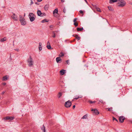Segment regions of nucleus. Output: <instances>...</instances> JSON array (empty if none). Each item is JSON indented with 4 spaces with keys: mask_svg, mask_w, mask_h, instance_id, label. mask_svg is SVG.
<instances>
[{
    "mask_svg": "<svg viewBox=\"0 0 132 132\" xmlns=\"http://www.w3.org/2000/svg\"><path fill=\"white\" fill-rule=\"evenodd\" d=\"M42 44L40 42L39 43V46L38 48H39V50L40 51H41L42 50V47L41 46Z\"/></svg>",
    "mask_w": 132,
    "mask_h": 132,
    "instance_id": "nucleus-18",
    "label": "nucleus"
},
{
    "mask_svg": "<svg viewBox=\"0 0 132 132\" xmlns=\"http://www.w3.org/2000/svg\"><path fill=\"white\" fill-rule=\"evenodd\" d=\"M66 9H65V7H64L63 9V12L64 13H65V12H66Z\"/></svg>",
    "mask_w": 132,
    "mask_h": 132,
    "instance_id": "nucleus-40",
    "label": "nucleus"
},
{
    "mask_svg": "<svg viewBox=\"0 0 132 132\" xmlns=\"http://www.w3.org/2000/svg\"><path fill=\"white\" fill-rule=\"evenodd\" d=\"M88 102L90 104H92L93 103H95L96 102V101H92L90 100H89L88 101Z\"/></svg>",
    "mask_w": 132,
    "mask_h": 132,
    "instance_id": "nucleus-26",
    "label": "nucleus"
},
{
    "mask_svg": "<svg viewBox=\"0 0 132 132\" xmlns=\"http://www.w3.org/2000/svg\"><path fill=\"white\" fill-rule=\"evenodd\" d=\"M54 26L53 25H51L49 27L50 28V29L51 30H53V28Z\"/></svg>",
    "mask_w": 132,
    "mask_h": 132,
    "instance_id": "nucleus-24",
    "label": "nucleus"
},
{
    "mask_svg": "<svg viewBox=\"0 0 132 132\" xmlns=\"http://www.w3.org/2000/svg\"><path fill=\"white\" fill-rule=\"evenodd\" d=\"M30 0L31 1V3H30V5H31L32 4H33L34 3L33 2L32 0Z\"/></svg>",
    "mask_w": 132,
    "mask_h": 132,
    "instance_id": "nucleus-44",
    "label": "nucleus"
},
{
    "mask_svg": "<svg viewBox=\"0 0 132 132\" xmlns=\"http://www.w3.org/2000/svg\"><path fill=\"white\" fill-rule=\"evenodd\" d=\"M64 55V54L63 52H61L59 55V57H62Z\"/></svg>",
    "mask_w": 132,
    "mask_h": 132,
    "instance_id": "nucleus-27",
    "label": "nucleus"
},
{
    "mask_svg": "<svg viewBox=\"0 0 132 132\" xmlns=\"http://www.w3.org/2000/svg\"><path fill=\"white\" fill-rule=\"evenodd\" d=\"M56 60L57 63H60L62 61V59L60 57H58L56 58Z\"/></svg>",
    "mask_w": 132,
    "mask_h": 132,
    "instance_id": "nucleus-10",
    "label": "nucleus"
},
{
    "mask_svg": "<svg viewBox=\"0 0 132 132\" xmlns=\"http://www.w3.org/2000/svg\"><path fill=\"white\" fill-rule=\"evenodd\" d=\"M82 97L81 96H76L75 97V98H74L73 100L74 99H76L77 100L79 98H81Z\"/></svg>",
    "mask_w": 132,
    "mask_h": 132,
    "instance_id": "nucleus-22",
    "label": "nucleus"
},
{
    "mask_svg": "<svg viewBox=\"0 0 132 132\" xmlns=\"http://www.w3.org/2000/svg\"><path fill=\"white\" fill-rule=\"evenodd\" d=\"M61 2H64V0H61Z\"/></svg>",
    "mask_w": 132,
    "mask_h": 132,
    "instance_id": "nucleus-50",
    "label": "nucleus"
},
{
    "mask_svg": "<svg viewBox=\"0 0 132 132\" xmlns=\"http://www.w3.org/2000/svg\"><path fill=\"white\" fill-rule=\"evenodd\" d=\"M79 12L81 14H82L83 13V11H82V10H80L79 11Z\"/></svg>",
    "mask_w": 132,
    "mask_h": 132,
    "instance_id": "nucleus-42",
    "label": "nucleus"
},
{
    "mask_svg": "<svg viewBox=\"0 0 132 132\" xmlns=\"http://www.w3.org/2000/svg\"><path fill=\"white\" fill-rule=\"evenodd\" d=\"M75 107H76L75 105H73L72 107L73 109H74L75 108Z\"/></svg>",
    "mask_w": 132,
    "mask_h": 132,
    "instance_id": "nucleus-46",
    "label": "nucleus"
},
{
    "mask_svg": "<svg viewBox=\"0 0 132 132\" xmlns=\"http://www.w3.org/2000/svg\"><path fill=\"white\" fill-rule=\"evenodd\" d=\"M77 18H75L74 19V20H73V22H74V23L76 22V21H77Z\"/></svg>",
    "mask_w": 132,
    "mask_h": 132,
    "instance_id": "nucleus-38",
    "label": "nucleus"
},
{
    "mask_svg": "<svg viewBox=\"0 0 132 132\" xmlns=\"http://www.w3.org/2000/svg\"><path fill=\"white\" fill-rule=\"evenodd\" d=\"M20 21L22 25H25L26 24L25 19L21 15H20Z\"/></svg>",
    "mask_w": 132,
    "mask_h": 132,
    "instance_id": "nucleus-2",
    "label": "nucleus"
},
{
    "mask_svg": "<svg viewBox=\"0 0 132 132\" xmlns=\"http://www.w3.org/2000/svg\"><path fill=\"white\" fill-rule=\"evenodd\" d=\"M59 42H58V43H57V44H59Z\"/></svg>",
    "mask_w": 132,
    "mask_h": 132,
    "instance_id": "nucleus-55",
    "label": "nucleus"
},
{
    "mask_svg": "<svg viewBox=\"0 0 132 132\" xmlns=\"http://www.w3.org/2000/svg\"><path fill=\"white\" fill-rule=\"evenodd\" d=\"M37 13L38 16H41L42 13L40 10H38L37 12Z\"/></svg>",
    "mask_w": 132,
    "mask_h": 132,
    "instance_id": "nucleus-14",
    "label": "nucleus"
},
{
    "mask_svg": "<svg viewBox=\"0 0 132 132\" xmlns=\"http://www.w3.org/2000/svg\"><path fill=\"white\" fill-rule=\"evenodd\" d=\"M96 10L97 11L99 12H101V9L100 8L98 7L97 8Z\"/></svg>",
    "mask_w": 132,
    "mask_h": 132,
    "instance_id": "nucleus-33",
    "label": "nucleus"
},
{
    "mask_svg": "<svg viewBox=\"0 0 132 132\" xmlns=\"http://www.w3.org/2000/svg\"><path fill=\"white\" fill-rule=\"evenodd\" d=\"M92 5L93 6V7H94V8L96 9L98 7L96 5H94L92 4Z\"/></svg>",
    "mask_w": 132,
    "mask_h": 132,
    "instance_id": "nucleus-34",
    "label": "nucleus"
},
{
    "mask_svg": "<svg viewBox=\"0 0 132 132\" xmlns=\"http://www.w3.org/2000/svg\"><path fill=\"white\" fill-rule=\"evenodd\" d=\"M42 0H37V1L38 2H40L42 1Z\"/></svg>",
    "mask_w": 132,
    "mask_h": 132,
    "instance_id": "nucleus-48",
    "label": "nucleus"
},
{
    "mask_svg": "<svg viewBox=\"0 0 132 132\" xmlns=\"http://www.w3.org/2000/svg\"><path fill=\"white\" fill-rule=\"evenodd\" d=\"M55 32H57V31H52V33L53 34V35L52 36V37L53 38H55L56 37L55 34Z\"/></svg>",
    "mask_w": 132,
    "mask_h": 132,
    "instance_id": "nucleus-21",
    "label": "nucleus"
},
{
    "mask_svg": "<svg viewBox=\"0 0 132 132\" xmlns=\"http://www.w3.org/2000/svg\"><path fill=\"white\" fill-rule=\"evenodd\" d=\"M75 40H76V39H74L73 40V42H74L75 41Z\"/></svg>",
    "mask_w": 132,
    "mask_h": 132,
    "instance_id": "nucleus-53",
    "label": "nucleus"
},
{
    "mask_svg": "<svg viewBox=\"0 0 132 132\" xmlns=\"http://www.w3.org/2000/svg\"><path fill=\"white\" fill-rule=\"evenodd\" d=\"M72 36L75 37L78 41L79 40L80 38V37L77 34H76L75 35H73Z\"/></svg>",
    "mask_w": 132,
    "mask_h": 132,
    "instance_id": "nucleus-11",
    "label": "nucleus"
},
{
    "mask_svg": "<svg viewBox=\"0 0 132 132\" xmlns=\"http://www.w3.org/2000/svg\"><path fill=\"white\" fill-rule=\"evenodd\" d=\"M99 102H100L101 103H103V100H99Z\"/></svg>",
    "mask_w": 132,
    "mask_h": 132,
    "instance_id": "nucleus-41",
    "label": "nucleus"
},
{
    "mask_svg": "<svg viewBox=\"0 0 132 132\" xmlns=\"http://www.w3.org/2000/svg\"><path fill=\"white\" fill-rule=\"evenodd\" d=\"M35 15L32 13H29V18L31 22H32L35 19Z\"/></svg>",
    "mask_w": 132,
    "mask_h": 132,
    "instance_id": "nucleus-4",
    "label": "nucleus"
},
{
    "mask_svg": "<svg viewBox=\"0 0 132 132\" xmlns=\"http://www.w3.org/2000/svg\"><path fill=\"white\" fill-rule=\"evenodd\" d=\"M86 2L87 4H88V2L86 0H84Z\"/></svg>",
    "mask_w": 132,
    "mask_h": 132,
    "instance_id": "nucleus-52",
    "label": "nucleus"
},
{
    "mask_svg": "<svg viewBox=\"0 0 132 132\" xmlns=\"http://www.w3.org/2000/svg\"><path fill=\"white\" fill-rule=\"evenodd\" d=\"M5 93V92H4V91H3V92L2 93V95H3V94H4V93Z\"/></svg>",
    "mask_w": 132,
    "mask_h": 132,
    "instance_id": "nucleus-47",
    "label": "nucleus"
},
{
    "mask_svg": "<svg viewBox=\"0 0 132 132\" xmlns=\"http://www.w3.org/2000/svg\"><path fill=\"white\" fill-rule=\"evenodd\" d=\"M3 85H6V83H3Z\"/></svg>",
    "mask_w": 132,
    "mask_h": 132,
    "instance_id": "nucleus-49",
    "label": "nucleus"
},
{
    "mask_svg": "<svg viewBox=\"0 0 132 132\" xmlns=\"http://www.w3.org/2000/svg\"><path fill=\"white\" fill-rule=\"evenodd\" d=\"M58 10L57 8L56 9L54 10V11L53 13L54 15H55V14H58Z\"/></svg>",
    "mask_w": 132,
    "mask_h": 132,
    "instance_id": "nucleus-13",
    "label": "nucleus"
},
{
    "mask_svg": "<svg viewBox=\"0 0 132 132\" xmlns=\"http://www.w3.org/2000/svg\"><path fill=\"white\" fill-rule=\"evenodd\" d=\"M58 14H55V15H54V16L55 17H57L58 16Z\"/></svg>",
    "mask_w": 132,
    "mask_h": 132,
    "instance_id": "nucleus-43",
    "label": "nucleus"
},
{
    "mask_svg": "<svg viewBox=\"0 0 132 132\" xmlns=\"http://www.w3.org/2000/svg\"><path fill=\"white\" fill-rule=\"evenodd\" d=\"M66 62L67 63V64H70V63L69 62V60H67L66 61Z\"/></svg>",
    "mask_w": 132,
    "mask_h": 132,
    "instance_id": "nucleus-39",
    "label": "nucleus"
},
{
    "mask_svg": "<svg viewBox=\"0 0 132 132\" xmlns=\"http://www.w3.org/2000/svg\"><path fill=\"white\" fill-rule=\"evenodd\" d=\"M7 79L6 76H4L3 77V80H7Z\"/></svg>",
    "mask_w": 132,
    "mask_h": 132,
    "instance_id": "nucleus-28",
    "label": "nucleus"
},
{
    "mask_svg": "<svg viewBox=\"0 0 132 132\" xmlns=\"http://www.w3.org/2000/svg\"><path fill=\"white\" fill-rule=\"evenodd\" d=\"M6 40V37H5L1 39L0 40V41L1 42H3L5 41Z\"/></svg>",
    "mask_w": 132,
    "mask_h": 132,
    "instance_id": "nucleus-20",
    "label": "nucleus"
},
{
    "mask_svg": "<svg viewBox=\"0 0 132 132\" xmlns=\"http://www.w3.org/2000/svg\"><path fill=\"white\" fill-rule=\"evenodd\" d=\"M41 129L43 131V132H46L45 130V127L44 125H43V127H42Z\"/></svg>",
    "mask_w": 132,
    "mask_h": 132,
    "instance_id": "nucleus-19",
    "label": "nucleus"
},
{
    "mask_svg": "<svg viewBox=\"0 0 132 132\" xmlns=\"http://www.w3.org/2000/svg\"><path fill=\"white\" fill-rule=\"evenodd\" d=\"M12 17L14 20H17L18 19L17 16L14 13L12 15Z\"/></svg>",
    "mask_w": 132,
    "mask_h": 132,
    "instance_id": "nucleus-8",
    "label": "nucleus"
},
{
    "mask_svg": "<svg viewBox=\"0 0 132 132\" xmlns=\"http://www.w3.org/2000/svg\"><path fill=\"white\" fill-rule=\"evenodd\" d=\"M46 47L48 49H53L52 48H51V47L50 44V45H47Z\"/></svg>",
    "mask_w": 132,
    "mask_h": 132,
    "instance_id": "nucleus-25",
    "label": "nucleus"
},
{
    "mask_svg": "<svg viewBox=\"0 0 132 132\" xmlns=\"http://www.w3.org/2000/svg\"><path fill=\"white\" fill-rule=\"evenodd\" d=\"M91 111H94V112L96 114H98L99 113V112L96 109H92Z\"/></svg>",
    "mask_w": 132,
    "mask_h": 132,
    "instance_id": "nucleus-9",
    "label": "nucleus"
},
{
    "mask_svg": "<svg viewBox=\"0 0 132 132\" xmlns=\"http://www.w3.org/2000/svg\"><path fill=\"white\" fill-rule=\"evenodd\" d=\"M83 27H82L81 28L80 27H78L77 28V30L78 31H81L83 30Z\"/></svg>",
    "mask_w": 132,
    "mask_h": 132,
    "instance_id": "nucleus-16",
    "label": "nucleus"
},
{
    "mask_svg": "<svg viewBox=\"0 0 132 132\" xmlns=\"http://www.w3.org/2000/svg\"><path fill=\"white\" fill-rule=\"evenodd\" d=\"M65 70H64L63 69H62L60 71V74L62 75H64L65 73Z\"/></svg>",
    "mask_w": 132,
    "mask_h": 132,
    "instance_id": "nucleus-12",
    "label": "nucleus"
},
{
    "mask_svg": "<svg viewBox=\"0 0 132 132\" xmlns=\"http://www.w3.org/2000/svg\"><path fill=\"white\" fill-rule=\"evenodd\" d=\"M71 104L72 103L69 100L65 102L64 106L68 108L70 107Z\"/></svg>",
    "mask_w": 132,
    "mask_h": 132,
    "instance_id": "nucleus-5",
    "label": "nucleus"
},
{
    "mask_svg": "<svg viewBox=\"0 0 132 132\" xmlns=\"http://www.w3.org/2000/svg\"><path fill=\"white\" fill-rule=\"evenodd\" d=\"M125 119V117L122 116H121L119 118V122L121 123H122Z\"/></svg>",
    "mask_w": 132,
    "mask_h": 132,
    "instance_id": "nucleus-7",
    "label": "nucleus"
},
{
    "mask_svg": "<svg viewBox=\"0 0 132 132\" xmlns=\"http://www.w3.org/2000/svg\"><path fill=\"white\" fill-rule=\"evenodd\" d=\"M85 67L86 68H88V66L87 65H85Z\"/></svg>",
    "mask_w": 132,
    "mask_h": 132,
    "instance_id": "nucleus-51",
    "label": "nucleus"
},
{
    "mask_svg": "<svg viewBox=\"0 0 132 132\" xmlns=\"http://www.w3.org/2000/svg\"><path fill=\"white\" fill-rule=\"evenodd\" d=\"M62 94L61 92H59L57 94V97L58 98H60L62 96Z\"/></svg>",
    "mask_w": 132,
    "mask_h": 132,
    "instance_id": "nucleus-23",
    "label": "nucleus"
},
{
    "mask_svg": "<svg viewBox=\"0 0 132 132\" xmlns=\"http://www.w3.org/2000/svg\"><path fill=\"white\" fill-rule=\"evenodd\" d=\"M50 42H49V41H48V42H47V45H50Z\"/></svg>",
    "mask_w": 132,
    "mask_h": 132,
    "instance_id": "nucleus-45",
    "label": "nucleus"
},
{
    "mask_svg": "<svg viewBox=\"0 0 132 132\" xmlns=\"http://www.w3.org/2000/svg\"><path fill=\"white\" fill-rule=\"evenodd\" d=\"M118 0H110L109 1V3L111 4L113 3L116 2L118 1Z\"/></svg>",
    "mask_w": 132,
    "mask_h": 132,
    "instance_id": "nucleus-17",
    "label": "nucleus"
},
{
    "mask_svg": "<svg viewBox=\"0 0 132 132\" xmlns=\"http://www.w3.org/2000/svg\"><path fill=\"white\" fill-rule=\"evenodd\" d=\"M87 118V114L83 116L81 118V119H86Z\"/></svg>",
    "mask_w": 132,
    "mask_h": 132,
    "instance_id": "nucleus-29",
    "label": "nucleus"
},
{
    "mask_svg": "<svg viewBox=\"0 0 132 132\" xmlns=\"http://www.w3.org/2000/svg\"><path fill=\"white\" fill-rule=\"evenodd\" d=\"M27 61L28 63V65L29 67H31L34 64V61L31 56H30L29 58L27 59Z\"/></svg>",
    "mask_w": 132,
    "mask_h": 132,
    "instance_id": "nucleus-1",
    "label": "nucleus"
},
{
    "mask_svg": "<svg viewBox=\"0 0 132 132\" xmlns=\"http://www.w3.org/2000/svg\"><path fill=\"white\" fill-rule=\"evenodd\" d=\"M73 24L76 27L78 25V23L76 22L74 23Z\"/></svg>",
    "mask_w": 132,
    "mask_h": 132,
    "instance_id": "nucleus-32",
    "label": "nucleus"
},
{
    "mask_svg": "<svg viewBox=\"0 0 132 132\" xmlns=\"http://www.w3.org/2000/svg\"><path fill=\"white\" fill-rule=\"evenodd\" d=\"M46 15V14L45 13H42L41 17L43 16H45Z\"/></svg>",
    "mask_w": 132,
    "mask_h": 132,
    "instance_id": "nucleus-36",
    "label": "nucleus"
},
{
    "mask_svg": "<svg viewBox=\"0 0 132 132\" xmlns=\"http://www.w3.org/2000/svg\"><path fill=\"white\" fill-rule=\"evenodd\" d=\"M112 109H113L112 107H111L109 108H106V109H108V111H111L112 110Z\"/></svg>",
    "mask_w": 132,
    "mask_h": 132,
    "instance_id": "nucleus-31",
    "label": "nucleus"
},
{
    "mask_svg": "<svg viewBox=\"0 0 132 132\" xmlns=\"http://www.w3.org/2000/svg\"><path fill=\"white\" fill-rule=\"evenodd\" d=\"M120 3H118L119 4L118 5L119 7H122L125 5L126 4V2L124 0H118Z\"/></svg>",
    "mask_w": 132,
    "mask_h": 132,
    "instance_id": "nucleus-3",
    "label": "nucleus"
},
{
    "mask_svg": "<svg viewBox=\"0 0 132 132\" xmlns=\"http://www.w3.org/2000/svg\"><path fill=\"white\" fill-rule=\"evenodd\" d=\"M49 6L48 4H46L45 5L44 7V9L45 10L47 11L48 10V8H49Z\"/></svg>",
    "mask_w": 132,
    "mask_h": 132,
    "instance_id": "nucleus-15",
    "label": "nucleus"
},
{
    "mask_svg": "<svg viewBox=\"0 0 132 132\" xmlns=\"http://www.w3.org/2000/svg\"><path fill=\"white\" fill-rule=\"evenodd\" d=\"M14 118V117L7 116L4 117V119L6 120H13Z\"/></svg>",
    "mask_w": 132,
    "mask_h": 132,
    "instance_id": "nucleus-6",
    "label": "nucleus"
},
{
    "mask_svg": "<svg viewBox=\"0 0 132 132\" xmlns=\"http://www.w3.org/2000/svg\"><path fill=\"white\" fill-rule=\"evenodd\" d=\"M113 120H115L117 121V122H118V120H117V119L115 118L114 117H113Z\"/></svg>",
    "mask_w": 132,
    "mask_h": 132,
    "instance_id": "nucleus-35",
    "label": "nucleus"
},
{
    "mask_svg": "<svg viewBox=\"0 0 132 132\" xmlns=\"http://www.w3.org/2000/svg\"><path fill=\"white\" fill-rule=\"evenodd\" d=\"M108 7L109 10H112V9L110 6H108Z\"/></svg>",
    "mask_w": 132,
    "mask_h": 132,
    "instance_id": "nucleus-37",
    "label": "nucleus"
},
{
    "mask_svg": "<svg viewBox=\"0 0 132 132\" xmlns=\"http://www.w3.org/2000/svg\"><path fill=\"white\" fill-rule=\"evenodd\" d=\"M48 22V21H47L46 20V19H44L42 21V22L43 23H45V22Z\"/></svg>",
    "mask_w": 132,
    "mask_h": 132,
    "instance_id": "nucleus-30",
    "label": "nucleus"
},
{
    "mask_svg": "<svg viewBox=\"0 0 132 132\" xmlns=\"http://www.w3.org/2000/svg\"><path fill=\"white\" fill-rule=\"evenodd\" d=\"M35 4H37V2H36L35 3Z\"/></svg>",
    "mask_w": 132,
    "mask_h": 132,
    "instance_id": "nucleus-54",
    "label": "nucleus"
}]
</instances>
